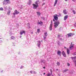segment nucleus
Segmentation results:
<instances>
[{
  "instance_id": "obj_49",
  "label": "nucleus",
  "mask_w": 76,
  "mask_h": 76,
  "mask_svg": "<svg viewBox=\"0 0 76 76\" xmlns=\"http://www.w3.org/2000/svg\"><path fill=\"white\" fill-rule=\"evenodd\" d=\"M43 69H45V67H43Z\"/></svg>"
},
{
  "instance_id": "obj_55",
  "label": "nucleus",
  "mask_w": 76,
  "mask_h": 76,
  "mask_svg": "<svg viewBox=\"0 0 76 76\" xmlns=\"http://www.w3.org/2000/svg\"><path fill=\"white\" fill-rule=\"evenodd\" d=\"M18 26H19V24H18Z\"/></svg>"
},
{
  "instance_id": "obj_44",
  "label": "nucleus",
  "mask_w": 76,
  "mask_h": 76,
  "mask_svg": "<svg viewBox=\"0 0 76 76\" xmlns=\"http://www.w3.org/2000/svg\"><path fill=\"white\" fill-rule=\"evenodd\" d=\"M30 73H32L33 72H32V71H30Z\"/></svg>"
},
{
  "instance_id": "obj_6",
  "label": "nucleus",
  "mask_w": 76,
  "mask_h": 76,
  "mask_svg": "<svg viewBox=\"0 0 76 76\" xmlns=\"http://www.w3.org/2000/svg\"><path fill=\"white\" fill-rule=\"evenodd\" d=\"M14 12L15 13H13V15H18V14L19 13V12L17 11V10H15Z\"/></svg>"
},
{
  "instance_id": "obj_35",
  "label": "nucleus",
  "mask_w": 76,
  "mask_h": 76,
  "mask_svg": "<svg viewBox=\"0 0 76 76\" xmlns=\"http://www.w3.org/2000/svg\"><path fill=\"white\" fill-rule=\"evenodd\" d=\"M50 25L53 26V21H52V20L51 21V23Z\"/></svg>"
},
{
  "instance_id": "obj_60",
  "label": "nucleus",
  "mask_w": 76,
  "mask_h": 76,
  "mask_svg": "<svg viewBox=\"0 0 76 76\" xmlns=\"http://www.w3.org/2000/svg\"><path fill=\"white\" fill-rule=\"evenodd\" d=\"M75 26H76V25H75Z\"/></svg>"
},
{
  "instance_id": "obj_38",
  "label": "nucleus",
  "mask_w": 76,
  "mask_h": 76,
  "mask_svg": "<svg viewBox=\"0 0 76 76\" xmlns=\"http://www.w3.org/2000/svg\"><path fill=\"white\" fill-rule=\"evenodd\" d=\"M34 74H36L37 73V72L35 71H34Z\"/></svg>"
},
{
  "instance_id": "obj_42",
  "label": "nucleus",
  "mask_w": 76,
  "mask_h": 76,
  "mask_svg": "<svg viewBox=\"0 0 76 76\" xmlns=\"http://www.w3.org/2000/svg\"><path fill=\"white\" fill-rule=\"evenodd\" d=\"M12 34L11 33H10V35H12Z\"/></svg>"
},
{
  "instance_id": "obj_4",
  "label": "nucleus",
  "mask_w": 76,
  "mask_h": 76,
  "mask_svg": "<svg viewBox=\"0 0 76 76\" xmlns=\"http://www.w3.org/2000/svg\"><path fill=\"white\" fill-rule=\"evenodd\" d=\"M74 45H75V44H72L70 45L69 47V48L70 50H72L73 49V46Z\"/></svg>"
},
{
  "instance_id": "obj_37",
  "label": "nucleus",
  "mask_w": 76,
  "mask_h": 76,
  "mask_svg": "<svg viewBox=\"0 0 76 76\" xmlns=\"http://www.w3.org/2000/svg\"><path fill=\"white\" fill-rule=\"evenodd\" d=\"M67 66H70V64H69V63H67Z\"/></svg>"
},
{
  "instance_id": "obj_23",
  "label": "nucleus",
  "mask_w": 76,
  "mask_h": 76,
  "mask_svg": "<svg viewBox=\"0 0 76 76\" xmlns=\"http://www.w3.org/2000/svg\"><path fill=\"white\" fill-rule=\"evenodd\" d=\"M10 11H9L8 12L7 15H10Z\"/></svg>"
},
{
  "instance_id": "obj_17",
  "label": "nucleus",
  "mask_w": 76,
  "mask_h": 76,
  "mask_svg": "<svg viewBox=\"0 0 76 76\" xmlns=\"http://www.w3.org/2000/svg\"><path fill=\"white\" fill-rule=\"evenodd\" d=\"M58 1V0H56L55 1V2L54 5V6H56V5L57 4V1Z\"/></svg>"
},
{
  "instance_id": "obj_34",
  "label": "nucleus",
  "mask_w": 76,
  "mask_h": 76,
  "mask_svg": "<svg viewBox=\"0 0 76 76\" xmlns=\"http://www.w3.org/2000/svg\"><path fill=\"white\" fill-rule=\"evenodd\" d=\"M41 19H43V20H44V19H45L44 17H42L41 18Z\"/></svg>"
},
{
  "instance_id": "obj_43",
  "label": "nucleus",
  "mask_w": 76,
  "mask_h": 76,
  "mask_svg": "<svg viewBox=\"0 0 76 76\" xmlns=\"http://www.w3.org/2000/svg\"><path fill=\"white\" fill-rule=\"evenodd\" d=\"M23 66H22L21 67L20 69H22V68H23Z\"/></svg>"
},
{
  "instance_id": "obj_9",
  "label": "nucleus",
  "mask_w": 76,
  "mask_h": 76,
  "mask_svg": "<svg viewBox=\"0 0 76 76\" xmlns=\"http://www.w3.org/2000/svg\"><path fill=\"white\" fill-rule=\"evenodd\" d=\"M62 54L63 56H64V57H66V54L65 52H64V51H62Z\"/></svg>"
},
{
  "instance_id": "obj_39",
  "label": "nucleus",
  "mask_w": 76,
  "mask_h": 76,
  "mask_svg": "<svg viewBox=\"0 0 76 76\" xmlns=\"http://www.w3.org/2000/svg\"><path fill=\"white\" fill-rule=\"evenodd\" d=\"M72 1H74V2H75L76 1V0H72Z\"/></svg>"
},
{
  "instance_id": "obj_26",
  "label": "nucleus",
  "mask_w": 76,
  "mask_h": 76,
  "mask_svg": "<svg viewBox=\"0 0 76 76\" xmlns=\"http://www.w3.org/2000/svg\"><path fill=\"white\" fill-rule=\"evenodd\" d=\"M0 10L3 11V8L2 7H1V8H0Z\"/></svg>"
},
{
  "instance_id": "obj_48",
  "label": "nucleus",
  "mask_w": 76,
  "mask_h": 76,
  "mask_svg": "<svg viewBox=\"0 0 76 76\" xmlns=\"http://www.w3.org/2000/svg\"><path fill=\"white\" fill-rule=\"evenodd\" d=\"M56 70L57 71H58V69H56Z\"/></svg>"
},
{
  "instance_id": "obj_12",
  "label": "nucleus",
  "mask_w": 76,
  "mask_h": 76,
  "mask_svg": "<svg viewBox=\"0 0 76 76\" xmlns=\"http://www.w3.org/2000/svg\"><path fill=\"white\" fill-rule=\"evenodd\" d=\"M68 17H69V16L68 15H66L64 17V20H66L68 18Z\"/></svg>"
},
{
  "instance_id": "obj_24",
  "label": "nucleus",
  "mask_w": 76,
  "mask_h": 76,
  "mask_svg": "<svg viewBox=\"0 0 76 76\" xmlns=\"http://www.w3.org/2000/svg\"><path fill=\"white\" fill-rule=\"evenodd\" d=\"M57 64L58 65V66H60V62H57Z\"/></svg>"
},
{
  "instance_id": "obj_56",
  "label": "nucleus",
  "mask_w": 76,
  "mask_h": 76,
  "mask_svg": "<svg viewBox=\"0 0 76 76\" xmlns=\"http://www.w3.org/2000/svg\"><path fill=\"white\" fill-rule=\"evenodd\" d=\"M75 66H76V64H75Z\"/></svg>"
},
{
  "instance_id": "obj_1",
  "label": "nucleus",
  "mask_w": 76,
  "mask_h": 76,
  "mask_svg": "<svg viewBox=\"0 0 76 76\" xmlns=\"http://www.w3.org/2000/svg\"><path fill=\"white\" fill-rule=\"evenodd\" d=\"M57 16H58V15H57V14H56L54 16V18L53 19V21L55 22H54V27L55 28H56L60 24V22L59 21H57V20H58V17H57ZM56 20V21H55Z\"/></svg>"
},
{
  "instance_id": "obj_36",
  "label": "nucleus",
  "mask_w": 76,
  "mask_h": 76,
  "mask_svg": "<svg viewBox=\"0 0 76 76\" xmlns=\"http://www.w3.org/2000/svg\"><path fill=\"white\" fill-rule=\"evenodd\" d=\"M73 62H74V63H76V60H75V59L74 60Z\"/></svg>"
},
{
  "instance_id": "obj_32",
  "label": "nucleus",
  "mask_w": 76,
  "mask_h": 76,
  "mask_svg": "<svg viewBox=\"0 0 76 76\" xmlns=\"http://www.w3.org/2000/svg\"><path fill=\"white\" fill-rule=\"evenodd\" d=\"M20 35H22L23 34V33L22 32V31H20Z\"/></svg>"
},
{
  "instance_id": "obj_7",
  "label": "nucleus",
  "mask_w": 76,
  "mask_h": 76,
  "mask_svg": "<svg viewBox=\"0 0 76 76\" xmlns=\"http://www.w3.org/2000/svg\"><path fill=\"white\" fill-rule=\"evenodd\" d=\"M57 55L58 56H61V52L60 50H58L57 52Z\"/></svg>"
},
{
  "instance_id": "obj_25",
  "label": "nucleus",
  "mask_w": 76,
  "mask_h": 76,
  "mask_svg": "<svg viewBox=\"0 0 76 76\" xmlns=\"http://www.w3.org/2000/svg\"><path fill=\"white\" fill-rule=\"evenodd\" d=\"M58 44L59 45H60V41H58Z\"/></svg>"
},
{
  "instance_id": "obj_2",
  "label": "nucleus",
  "mask_w": 76,
  "mask_h": 76,
  "mask_svg": "<svg viewBox=\"0 0 76 76\" xmlns=\"http://www.w3.org/2000/svg\"><path fill=\"white\" fill-rule=\"evenodd\" d=\"M35 3L36 4H33V8L34 9H37V7L38 6V5L39 4V1H36ZM36 4H37V5H36Z\"/></svg>"
},
{
  "instance_id": "obj_59",
  "label": "nucleus",
  "mask_w": 76,
  "mask_h": 76,
  "mask_svg": "<svg viewBox=\"0 0 76 76\" xmlns=\"http://www.w3.org/2000/svg\"><path fill=\"white\" fill-rule=\"evenodd\" d=\"M0 39H1V38H0Z\"/></svg>"
},
{
  "instance_id": "obj_40",
  "label": "nucleus",
  "mask_w": 76,
  "mask_h": 76,
  "mask_svg": "<svg viewBox=\"0 0 76 76\" xmlns=\"http://www.w3.org/2000/svg\"><path fill=\"white\" fill-rule=\"evenodd\" d=\"M71 58L73 60V59H74V57H72Z\"/></svg>"
},
{
  "instance_id": "obj_15",
  "label": "nucleus",
  "mask_w": 76,
  "mask_h": 76,
  "mask_svg": "<svg viewBox=\"0 0 76 76\" xmlns=\"http://www.w3.org/2000/svg\"><path fill=\"white\" fill-rule=\"evenodd\" d=\"M67 53L68 55L70 54V50L69 49H67Z\"/></svg>"
},
{
  "instance_id": "obj_47",
  "label": "nucleus",
  "mask_w": 76,
  "mask_h": 76,
  "mask_svg": "<svg viewBox=\"0 0 76 76\" xmlns=\"http://www.w3.org/2000/svg\"><path fill=\"white\" fill-rule=\"evenodd\" d=\"M74 57V59H75L76 58V56Z\"/></svg>"
},
{
  "instance_id": "obj_13",
  "label": "nucleus",
  "mask_w": 76,
  "mask_h": 76,
  "mask_svg": "<svg viewBox=\"0 0 76 76\" xmlns=\"http://www.w3.org/2000/svg\"><path fill=\"white\" fill-rule=\"evenodd\" d=\"M41 62V63H45L46 62V61L43 59H42Z\"/></svg>"
},
{
  "instance_id": "obj_45",
  "label": "nucleus",
  "mask_w": 76,
  "mask_h": 76,
  "mask_svg": "<svg viewBox=\"0 0 76 76\" xmlns=\"http://www.w3.org/2000/svg\"><path fill=\"white\" fill-rule=\"evenodd\" d=\"M20 38H22V36L21 35L20 36Z\"/></svg>"
},
{
  "instance_id": "obj_14",
  "label": "nucleus",
  "mask_w": 76,
  "mask_h": 76,
  "mask_svg": "<svg viewBox=\"0 0 76 76\" xmlns=\"http://www.w3.org/2000/svg\"><path fill=\"white\" fill-rule=\"evenodd\" d=\"M38 23L40 25H42V24H43V22H42V21H40L39 22H38Z\"/></svg>"
},
{
  "instance_id": "obj_22",
  "label": "nucleus",
  "mask_w": 76,
  "mask_h": 76,
  "mask_svg": "<svg viewBox=\"0 0 76 76\" xmlns=\"http://www.w3.org/2000/svg\"><path fill=\"white\" fill-rule=\"evenodd\" d=\"M11 38L12 39H15V37L13 36H12Z\"/></svg>"
},
{
  "instance_id": "obj_54",
  "label": "nucleus",
  "mask_w": 76,
  "mask_h": 76,
  "mask_svg": "<svg viewBox=\"0 0 76 76\" xmlns=\"http://www.w3.org/2000/svg\"><path fill=\"white\" fill-rule=\"evenodd\" d=\"M3 70L1 71V72H3Z\"/></svg>"
},
{
  "instance_id": "obj_16",
  "label": "nucleus",
  "mask_w": 76,
  "mask_h": 76,
  "mask_svg": "<svg viewBox=\"0 0 76 76\" xmlns=\"http://www.w3.org/2000/svg\"><path fill=\"white\" fill-rule=\"evenodd\" d=\"M69 70L68 69H66L62 71L63 73H64L65 72H66L67 71H68Z\"/></svg>"
},
{
  "instance_id": "obj_51",
  "label": "nucleus",
  "mask_w": 76,
  "mask_h": 76,
  "mask_svg": "<svg viewBox=\"0 0 76 76\" xmlns=\"http://www.w3.org/2000/svg\"><path fill=\"white\" fill-rule=\"evenodd\" d=\"M65 1H67V0H65Z\"/></svg>"
},
{
  "instance_id": "obj_50",
  "label": "nucleus",
  "mask_w": 76,
  "mask_h": 76,
  "mask_svg": "<svg viewBox=\"0 0 76 76\" xmlns=\"http://www.w3.org/2000/svg\"><path fill=\"white\" fill-rule=\"evenodd\" d=\"M43 75H45V73H44Z\"/></svg>"
},
{
  "instance_id": "obj_33",
  "label": "nucleus",
  "mask_w": 76,
  "mask_h": 76,
  "mask_svg": "<svg viewBox=\"0 0 76 76\" xmlns=\"http://www.w3.org/2000/svg\"><path fill=\"white\" fill-rule=\"evenodd\" d=\"M58 38H60V35H58Z\"/></svg>"
},
{
  "instance_id": "obj_5",
  "label": "nucleus",
  "mask_w": 76,
  "mask_h": 76,
  "mask_svg": "<svg viewBox=\"0 0 76 76\" xmlns=\"http://www.w3.org/2000/svg\"><path fill=\"white\" fill-rule=\"evenodd\" d=\"M41 41H37V46L39 48H40V46H41Z\"/></svg>"
},
{
  "instance_id": "obj_52",
  "label": "nucleus",
  "mask_w": 76,
  "mask_h": 76,
  "mask_svg": "<svg viewBox=\"0 0 76 76\" xmlns=\"http://www.w3.org/2000/svg\"><path fill=\"white\" fill-rule=\"evenodd\" d=\"M60 39L61 40V39H61V38H60Z\"/></svg>"
},
{
  "instance_id": "obj_19",
  "label": "nucleus",
  "mask_w": 76,
  "mask_h": 76,
  "mask_svg": "<svg viewBox=\"0 0 76 76\" xmlns=\"http://www.w3.org/2000/svg\"><path fill=\"white\" fill-rule=\"evenodd\" d=\"M51 75H52V71H51V74L50 73H48V74H47V76H50Z\"/></svg>"
},
{
  "instance_id": "obj_18",
  "label": "nucleus",
  "mask_w": 76,
  "mask_h": 76,
  "mask_svg": "<svg viewBox=\"0 0 76 76\" xmlns=\"http://www.w3.org/2000/svg\"><path fill=\"white\" fill-rule=\"evenodd\" d=\"M52 27H53V26L51 25H50L49 27V29L50 31H51V30H52Z\"/></svg>"
},
{
  "instance_id": "obj_29",
  "label": "nucleus",
  "mask_w": 76,
  "mask_h": 76,
  "mask_svg": "<svg viewBox=\"0 0 76 76\" xmlns=\"http://www.w3.org/2000/svg\"><path fill=\"white\" fill-rule=\"evenodd\" d=\"M72 12L74 13V14H76V12H75V10H72Z\"/></svg>"
},
{
  "instance_id": "obj_3",
  "label": "nucleus",
  "mask_w": 76,
  "mask_h": 76,
  "mask_svg": "<svg viewBox=\"0 0 76 76\" xmlns=\"http://www.w3.org/2000/svg\"><path fill=\"white\" fill-rule=\"evenodd\" d=\"M48 35L47 33V32H45L44 35L43 36V38L44 40L46 39V38H47V37Z\"/></svg>"
},
{
  "instance_id": "obj_53",
  "label": "nucleus",
  "mask_w": 76,
  "mask_h": 76,
  "mask_svg": "<svg viewBox=\"0 0 76 76\" xmlns=\"http://www.w3.org/2000/svg\"><path fill=\"white\" fill-rule=\"evenodd\" d=\"M28 28H30V27L29 26Z\"/></svg>"
},
{
  "instance_id": "obj_11",
  "label": "nucleus",
  "mask_w": 76,
  "mask_h": 76,
  "mask_svg": "<svg viewBox=\"0 0 76 76\" xmlns=\"http://www.w3.org/2000/svg\"><path fill=\"white\" fill-rule=\"evenodd\" d=\"M63 13L64 15H67V11H66V10H63Z\"/></svg>"
},
{
  "instance_id": "obj_57",
  "label": "nucleus",
  "mask_w": 76,
  "mask_h": 76,
  "mask_svg": "<svg viewBox=\"0 0 76 76\" xmlns=\"http://www.w3.org/2000/svg\"><path fill=\"white\" fill-rule=\"evenodd\" d=\"M71 44H72V42L71 43Z\"/></svg>"
},
{
  "instance_id": "obj_8",
  "label": "nucleus",
  "mask_w": 76,
  "mask_h": 76,
  "mask_svg": "<svg viewBox=\"0 0 76 76\" xmlns=\"http://www.w3.org/2000/svg\"><path fill=\"white\" fill-rule=\"evenodd\" d=\"M74 35L73 33H69L67 34L68 37H70Z\"/></svg>"
},
{
  "instance_id": "obj_31",
  "label": "nucleus",
  "mask_w": 76,
  "mask_h": 76,
  "mask_svg": "<svg viewBox=\"0 0 76 76\" xmlns=\"http://www.w3.org/2000/svg\"><path fill=\"white\" fill-rule=\"evenodd\" d=\"M58 14L59 15H58V16H61V14H60V13H58Z\"/></svg>"
},
{
  "instance_id": "obj_58",
  "label": "nucleus",
  "mask_w": 76,
  "mask_h": 76,
  "mask_svg": "<svg viewBox=\"0 0 76 76\" xmlns=\"http://www.w3.org/2000/svg\"><path fill=\"white\" fill-rule=\"evenodd\" d=\"M41 42H42V41H41Z\"/></svg>"
},
{
  "instance_id": "obj_30",
  "label": "nucleus",
  "mask_w": 76,
  "mask_h": 76,
  "mask_svg": "<svg viewBox=\"0 0 76 76\" xmlns=\"http://www.w3.org/2000/svg\"><path fill=\"white\" fill-rule=\"evenodd\" d=\"M23 33V34H25V31L23 30L22 31H21Z\"/></svg>"
},
{
  "instance_id": "obj_21",
  "label": "nucleus",
  "mask_w": 76,
  "mask_h": 76,
  "mask_svg": "<svg viewBox=\"0 0 76 76\" xmlns=\"http://www.w3.org/2000/svg\"><path fill=\"white\" fill-rule=\"evenodd\" d=\"M5 1H7V3L10 4V1L9 0H5Z\"/></svg>"
},
{
  "instance_id": "obj_10",
  "label": "nucleus",
  "mask_w": 76,
  "mask_h": 76,
  "mask_svg": "<svg viewBox=\"0 0 76 76\" xmlns=\"http://www.w3.org/2000/svg\"><path fill=\"white\" fill-rule=\"evenodd\" d=\"M9 4L7 2V1H5V0H4V1L3 2V4H5L6 5V4Z\"/></svg>"
},
{
  "instance_id": "obj_28",
  "label": "nucleus",
  "mask_w": 76,
  "mask_h": 76,
  "mask_svg": "<svg viewBox=\"0 0 76 76\" xmlns=\"http://www.w3.org/2000/svg\"><path fill=\"white\" fill-rule=\"evenodd\" d=\"M40 30L39 29H37V33H39V32Z\"/></svg>"
},
{
  "instance_id": "obj_27",
  "label": "nucleus",
  "mask_w": 76,
  "mask_h": 76,
  "mask_svg": "<svg viewBox=\"0 0 76 76\" xmlns=\"http://www.w3.org/2000/svg\"><path fill=\"white\" fill-rule=\"evenodd\" d=\"M37 15H41V13H40L39 12H37Z\"/></svg>"
},
{
  "instance_id": "obj_41",
  "label": "nucleus",
  "mask_w": 76,
  "mask_h": 76,
  "mask_svg": "<svg viewBox=\"0 0 76 76\" xmlns=\"http://www.w3.org/2000/svg\"><path fill=\"white\" fill-rule=\"evenodd\" d=\"M45 4V3H43L42 4V6H44V4Z\"/></svg>"
},
{
  "instance_id": "obj_20",
  "label": "nucleus",
  "mask_w": 76,
  "mask_h": 76,
  "mask_svg": "<svg viewBox=\"0 0 76 76\" xmlns=\"http://www.w3.org/2000/svg\"><path fill=\"white\" fill-rule=\"evenodd\" d=\"M31 0H29V3H28V4H29V5H30V4H31Z\"/></svg>"
},
{
  "instance_id": "obj_46",
  "label": "nucleus",
  "mask_w": 76,
  "mask_h": 76,
  "mask_svg": "<svg viewBox=\"0 0 76 76\" xmlns=\"http://www.w3.org/2000/svg\"><path fill=\"white\" fill-rule=\"evenodd\" d=\"M74 55H76V52L74 54Z\"/></svg>"
}]
</instances>
